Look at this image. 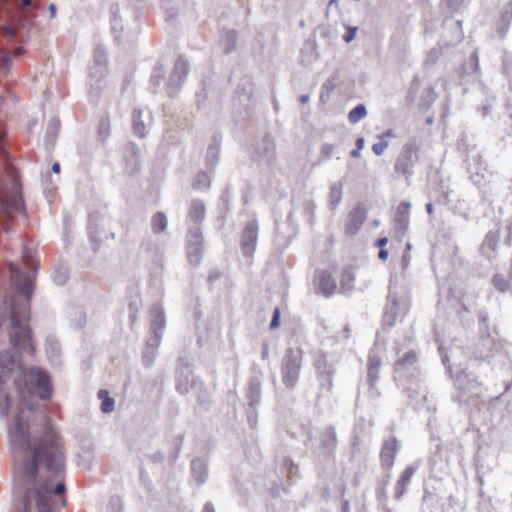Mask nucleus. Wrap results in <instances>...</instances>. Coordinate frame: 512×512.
<instances>
[{"label": "nucleus", "instance_id": "f257e3e1", "mask_svg": "<svg viewBox=\"0 0 512 512\" xmlns=\"http://www.w3.org/2000/svg\"><path fill=\"white\" fill-rule=\"evenodd\" d=\"M65 460H14L18 512H60L65 506Z\"/></svg>", "mask_w": 512, "mask_h": 512}, {"label": "nucleus", "instance_id": "f03ea898", "mask_svg": "<svg viewBox=\"0 0 512 512\" xmlns=\"http://www.w3.org/2000/svg\"><path fill=\"white\" fill-rule=\"evenodd\" d=\"M304 351L300 347H289L280 362L281 381L286 389L294 390L303 367Z\"/></svg>", "mask_w": 512, "mask_h": 512}, {"label": "nucleus", "instance_id": "7ed1b4c3", "mask_svg": "<svg viewBox=\"0 0 512 512\" xmlns=\"http://www.w3.org/2000/svg\"><path fill=\"white\" fill-rule=\"evenodd\" d=\"M421 143L416 138L407 141L398 153L394 162V173L396 177H403L407 184H410L414 175V167L419 161Z\"/></svg>", "mask_w": 512, "mask_h": 512}, {"label": "nucleus", "instance_id": "20e7f679", "mask_svg": "<svg viewBox=\"0 0 512 512\" xmlns=\"http://www.w3.org/2000/svg\"><path fill=\"white\" fill-rule=\"evenodd\" d=\"M419 375L418 356L414 350L406 352L394 363V378L403 380L416 378Z\"/></svg>", "mask_w": 512, "mask_h": 512}, {"label": "nucleus", "instance_id": "39448f33", "mask_svg": "<svg viewBox=\"0 0 512 512\" xmlns=\"http://www.w3.org/2000/svg\"><path fill=\"white\" fill-rule=\"evenodd\" d=\"M189 73V63L184 56H179L174 63L172 72L166 84V92L174 97L180 90Z\"/></svg>", "mask_w": 512, "mask_h": 512}, {"label": "nucleus", "instance_id": "423d86ee", "mask_svg": "<svg viewBox=\"0 0 512 512\" xmlns=\"http://www.w3.org/2000/svg\"><path fill=\"white\" fill-rule=\"evenodd\" d=\"M400 448L401 443L395 436H389L383 440L379 460L380 467L384 472L390 473Z\"/></svg>", "mask_w": 512, "mask_h": 512}, {"label": "nucleus", "instance_id": "0eeeda50", "mask_svg": "<svg viewBox=\"0 0 512 512\" xmlns=\"http://www.w3.org/2000/svg\"><path fill=\"white\" fill-rule=\"evenodd\" d=\"M259 226L257 220L246 222L240 236V248L245 257H252L257 245Z\"/></svg>", "mask_w": 512, "mask_h": 512}, {"label": "nucleus", "instance_id": "6e6552de", "mask_svg": "<svg viewBox=\"0 0 512 512\" xmlns=\"http://www.w3.org/2000/svg\"><path fill=\"white\" fill-rule=\"evenodd\" d=\"M338 445L337 434L334 426L323 427L319 432V445L317 451L325 458H332Z\"/></svg>", "mask_w": 512, "mask_h": 512}, {"label": "nucleus", "instance_id": "1a4fd4ad", "mask_svg": "<svg viewBox=\"0 0 512 512\" xmlns=\"http://www.w3.org/2000/svg\"><path fill=\"white\" fill-rule=\"evenodd\" d=\"M501 348L500 343L489 333L481 335L474 344L473 354L476 359L488 360Z\"/></svg>", "mask_w": 512, "mask_h": 512}, {"label": "nucleus", "instance_id": "9d476101", "mask_svg": "<svg viewBox=\"0 0 512 512\" xmlns=\"http://www.w3.org/2000/svg\"><path fill=\"white\" fill-rule=\"evenodd\" d=\"M253 159L261 161L267 166H273L276 162V145L269 134H266L258 144Z\"/></svg>", "mask_w": 512, "mask_h": 512}, {"label": "nucleus", "instance_id": "9b49d317", "mask_svg": "<svg viewBox=\"0 0 512 512\" xmlns=\"http://www.w3.org/2000/svg\"><path fill=\"white\" fill-rule=\"evenodd\" d=\"M176 391L181 395H186L192 387H194L198 381L194 377L191 367L187 364H180L176 370Z\"/></svg>", "mask_w": 512, "mask_h": 512}, {"label": "nucleus", "instance_id": "f8f14e48", "mask_svg": "<svg viewBox=\"0 0 512 512\" xmlns=\"http://www.w3.org/2000/svg\"><path fill=\"white\" fill-rule=\"evenodd\" d=\"M314 289L317 294L324 297H330L336 290V281L331 272L327 270H320L315 273Z\"/></svg>", "mask_w": 512, "mask_h": 512}, {"label": "nucleus", "instance_id": "ddd939ff", "mask_svg": "<svg viewBox=\"0 0 512 512\" xmlns=\"http://www.w3.org/2000/svg\"><path fill=\"white\" fill-rule=\"evenodd\" d=\"M366 220V210L363 205H356L349 213L346 224L345 233L348 236H354L358 233Z\"/></svg>", "mask_w": 512, "mask_h": 512}, {"label": "nucleus", "instance_id": "4468645a", "mask_svg": "<svg viewBox=\"0 0 512 512\" xmlns=\"http://www.w3.org/2000/svg\"><path fill=\"white\" fill-rule=\"evenodd\" d=\"M125 171L133 175L140 168V148L134 142H128L124 147Z\"/></svg>", "mask_w": 512, "mask_h": 512}, {"label": "nucleus", "instance_id": "2eb2a0df", "mask_svg": "<svg viewBox=\"0 0 512 512\" xmlns=\"http://www.w3.org/2000/svg\"><path fill=\"white\" fill-rule=\"evenodd\" d=\"M399 303L396 295L389 293L382 314V325L384 327H393L399 313Z\"/></svg>", "mask_w": 512, "mask_h": 512}, {"label": "nucleus", "instance_id": "dca6fc26", "mask_svg": "<svg viewBox=\"0 0 512 512\" xmlns=\"http://www.w3.org/2000/svg\"><path fill=\"white\" fill-rule=\"evenodd\" d=\"M467 171L470 175L471 181L477 185H482L487 172V164L483 161L480 154H476L472 157V163L468 164Z\"/></svg>", "mask_w": 512, "mask_h": 512}, {"label": "nucleus", "instance_id": "f3484780", "mask_svg": "<svg viewBox=\"0 0 512 512\" xmlns=\"http://www.w3.org/2000/svg\"><path fill=\"white\" fill-rule=\"evenodd\" d=\"M463 38L461 21H444L443 40L446 45H455Z\"/></svg>", "mask_w": 512, "mask_h": 512}, {"label": "nucleus", "instance_id": "a211bd4d", "mask_svg": "<svg viewBox=\"0 0 512 512\" xmlns=\"http://www.w3.org/2000/svg\"><path fill=\"white\" fill-rule=\"evenodd\" d=\"M411 203L402 201L398 205L394 217V228L399 234H404L409 226Z\"/></svg>", "mask_w": 512, "mask_h": 512}, {"label": "nucleus", "instance_id": "6ab92c4d", "mask_svg": "<svg viewBox=\"0 0 512 512\" xmlns=\"http://www.w3.org/2000/svg\"><path fill=\"white\" fill-rule=\"evenodd\" d=\"M313 365L316 374L335 375L337 371L336 364L331 361L328 354L323 351L317 352Z\"/></svg>", "mask_w": 512, "mask_h": 512}, {"label": "nucleus", "instance_id": "aec40b11", "mask_svg": "<svg viewBox=\"0 0 512 512\" xmlns=\"http://www.w3.org/2000/svg\"><path fill=\"white\" fill-rule=\"evenodd\" d=\"M150 314L152 316L150 324V333L163 334L165 328V314L160 303H154L151 307Z\"/></svg>", "mask_w": 512, "mask_h": 512}, {"label": "nucleus", "instance_id": "412c9836", "mask_svg": "<svg viewBox=\"0 0 512 512\" xmlns=\"http://www.w3.org/2000/svg\"><path fill=\"white\" fill-rule=\"evenodd\" d=\"M382 365L381 357L373 350L368 355L367 382L368 384L377 383L379 380V372Z\"/></svg>", "mask_w": 512, "mask_h": 512}, {"label": "nucleus", "instance_id": "4be33fe9", "mask_svg": "<svg viewBox=\"0 0 512 512\" xmlns=\"http://www.w3.org/2000/svg\"><path fill=\"white\" fill-rule=\"evenodd\" d=\"M191 475L198 485H202L208 478L207 463L202 458H195L191 461Z\"/></svg>", "mask_w": 512, "mask_h": 512}, {"label": "nucleus", "instance_id": "5701e85b", "mask_svg": "<svg viewBox=\"0 0 512 512\" xmlns=\"http://www.w3.org/2000/svg\"><path fill=\"white\" fill-rule=\"evenodd\" d=\"M416 472V468L413 466H407L405 470L401 473L400 478L398 479L395 485V498L400 499L406 492L407 487L410 484V481Z\"/></svg>", "mask_w": 512, "mask_h": 512}, {"label": "nucleus", "instance_id": "b1692460", "mask_svg": "<svg viewBox=\"0 0 512 512\" xmlns=\"http://www.w3.org/2000/svg\"><path fill=\"white\" fill-rule=\"evenodd\" d=\"M107 75V67L105 65H93L89 70V84L92 89L97 92L102 88V82Z\"/></svg>", "mask_w": 512, "mask_h": 512}, {"label": "nucleus", "instance_id": "393cba45", "mask_svg": "<svg viewBox=\"0 0 512 512\" xmlns=\"http://www.w3.org/2000/svg\"><path fill=\"white\" fill-rule=\"evenodd\" d=\"M247 398L251 408L256 407L261 400V382L257 377H252L249 380L247 389Z\"/></svg>", "mask_w": 512, "mask_h": 512}, {"label": "nucleus", "instance_id": "a878e982", "mask_svg": "<svg viewBox=\"0 0 512 512\" xmlns=\"http://www.w3.org/2000/svg\"><path fill=\"white\" fill-rule=\"evenodd\" d=\"M334 376L335 375L316 374L318 384L317 400L332 393Z\"/></svg>", "mask_w": 512, "mask_h": 512}, {"label": "nucleus", "instance_id": "bb28decb", "mask_svg": "<svg viewBox=\"0 0 512 512\" xmlns=\"http://www.w3.org/2000/svg\"><path fill=\"white\" fill-rule=\"evenodd\" d=\"M206 208L205 204L200 199L191 201L188 211L189 219L195 224H200L205 219Z\"/></svg>", "mask_w": 512, "mask_h": 512}, {"label": "nucleus", "instance_id": "cd10ccee", "mask_svg": "<svg viewBox=\"0 0 512 512\" xmlns=\"http://www.w3.org/2000/svg\"><path fill=\"white\" fill-rule=\"evenodd\" d=\"M512 21V1L508 2L501 13V16L497 22V31L500 37H505L510 23Z\"/></svg>", "mask_w": 512, "mask_h": 512}, {"label": "nucleus", "instance_id": "c85d7f7f", "mask_svg": "<svg viewBox=\"0 0 512 512\" xmlns=\"http://www.w3.org/2000/svg\"><path fill=\"white\" fill-rule=\"evenodd\" d=\"M238 34L235 30L225 31L220 39V45L225 54H230L236 49Z\"/></svg>", "mask_w": 512, "mask_h": 512}, {"label": "nucleus", "instance_id": "c756f323", "mask_svg": "<svg viewBox=\"0 0 512 512\" xmlns=\"http://www.w3.org/2000/svg\"><path fill=\"white\" fill-rule=\"evenodd\" d=\"M132 130L134 135L144 138L147 135L146 126L142 120V111L134 109L132 112Z\"/></svg>", "mask_w": 512, "mask_h": 512}, {"label": "nucleus", "instance_id": "7c9ffc66", "mask_svg": "<svg viewBox=\"0 0 512 512\" xmlns=\"http://www.w3.org/2000/svg\"><path fill=\"white\" fill-rule=\"evenodd\" d=\"M355 275L351 267L345 268L340 277V291L343 293L350 292L354 289Z\"/></svg>", "mask_w": 512, "mask_h": 512}, {"label": "nucleus", "instance_id": "2f4dec72", "mask_svg": "<svg viewBox=\"0 0 512 512\" xmlns=\"http://www.w3.org/2000/svg\"><path fill=\"white\" fill-rule=\"evenodd\" d=\"M22 54V50L20 48H17L13 50L12 52L8 51H1L0 53V70L5 75L9 72L11 64H12V57H16Z\"/></svg>", "mask_w": 512, "mask_h": 512}, {"label": "nucleus", "instance_id": "473e14b6", "mask_svg": "<svg viewBox=\"0 0 512 512\" xmlns=\"http://www.w3.org/2000/svg\"><path fill=\"white\" fill-rule=\"evenodd\" d=\"M187 258L190 264L197 266L202 259L204 246L203 245H186Z\"/></svg>", "mask_w": 512, "mask_h": 512}, {"label": "nucleus", "instance_id": "72a5a7b5", "mask_svg": "<svg viewBox=\"0 0 512 512\" xmlns=\"http://www.w3.org/2000/svg\"><path fill=\"white\" fill-rule=\"evenodd\" d=\"M167 217L163 212H156L151 219V228L154 233L164 232L167 228Z\"/></svg>", "mask_w": 512, "mask_h": 512}, {"label": "nucleus", "instance_id": "f704fd0d", "mask_svg": "<svg viewBox=\"0 0 512 512\" xmlns=\"http://www.w3.org/2000/svg\"><path fill=\"white\" fill-rule=\"evenodd\" d=\"M45 350L52 362H57L59 360L61 349L57 340L48 338L45 342Z\"/></svg>", "mask_w": 512, "mask_h": 512}, {"label": "nucleus", "instance_id": "c9c22d12", "mask_svg": "<svg viewBox=\"0 0 512 512\" xmlns=\"http://www.w3.org/2000/svg\"><path fill=\"white\" fill-rule=\"evenodd\" d=\"M60 130V120L57 117H53L50 119L47 130H46V141L50 144H53L58 137Z\"/></svg>", "mask_w": 512, "mask_h": 512}, {"label": "nucleus", "instance_id": "e433bc0d", "mask_svg": "<svg viewBox=\"0 0 512 512\" xmlns=\"http://www.w3.org/2000/svg\"><path fill=\"white\" fill-rule=\"evenodd\" d=\"M342 200V184L335 182L330 186L329 192V205L332 209H335Z\"/></svg>", "mask_w": 512, "mask_h": 512}, {"label": "nucleus", "instance_id": "4c0bfd02", "mask_svg": "<svg viewBox=\"0 0 512 512\" xmlns=\"http://www.w3.org/2000/svg\"><path fill=\"white\" fill-rule=\"evenodd\" d=\"M88 234L90 241L92 242L93 251H98L103 240L100 235V228L98 224L90 223L88 225Z\"/></svg>", "mask_w": 512, "mask_h": 512}, {"label": "nucleus", "instance_id": "58836bf2", "mask_svg": "<svg viewBox=\"0 0 512 512\" xmlns=\"http://www.w3.org/2000/svg\"><path fill=\"white\" fill-rule=\"evenodd\" d=\"M220 154V147L218 144H212L207 149L206 165L209 169L213 170L218 162Z\"/></svg>", "mask_w": 512, "mask_h": 512}, {"label": "nucleus", "instance_id": "ea45409f", "mask_svg": "<svg viewBox=\"0 0 512 512\" xmlns=\"http://www.w3.org/2000/svg\"><path fill=\"white\" fill-rule=\"evenodd\" d=\"M98 398L101 402V411L103 413H110L114 410L115 401L112 397L109 396V393L106 390H99Z\"/></svg>", "mask_w": 512, "mask_h": 512}, {"label": "nucleus", "instance_id": "a19ab883", "mask_svg": "<svg viewBox=\"0 0 512 512\" xmlns=\"http://www.w3.org/2000/svg\"><path fill=\"white\" fill-rule=\"evenodd\" d=\"M186 238H187V244L196 245V246L204 244L202 231H201L200 227H198V226H193V227L188 228Z\"/></svg>", "mask_w": 512, "mask_h": 512}, {"label": "nucleus", "instance_id": "79ce46f5", "mask_svg": "<svg viewBox=\"0 0 512 512\" xmlns=\"http://www.w3.org/2000/svg\"><path fill=\"white\" fill-rule=\"evenodd\" d=\"M211 185L210 175L207 172H198L193 180L192 186L194 189H208Z\"/></svg>", "mask_w": 512, "mask_h": 512}, {"label": "nucleus", "instance_id": "37998d69", "mask_svg": "<svg viewBox=\"0 0 512 512\" xmlns=\"http://www.w3.org/2000/svg\"><path fill=\"white\" fill-rule=\"evenodd\" d=\"M367 115V110L364 104H358L348 114V120L351 124H356Z\"/></svg>", "mask_w": 512, "mask_h": 512}, {"label": "nucleus", "instance_id": "c03bdc74", "mask_svg": "<svg viewBox=\"0 0 512 512\" xmlns=\"http://www.w3.org/2000/svg\"><path fill=\"white\" fill-rule=\"evenodd\" d=\"M499 241V233L498 231L490 230L484 238L482 243V249H489L490 251H494L497 247Z\"/></svg>", "mask_w": 512, "mask_h": 512}, {"label": "nucleus", "instance_id": "a18cd8bd", "mask_svg": "<svg viewBox=\"0 0 512 512\" xmlns=\"http://www.w3.org/2000/svg\"><path fill=\"white\" fill-rule=\"evenodd\" d=\"M164 75V67L162 64H157L153 70L151 75V85L153 88V93L157 92V88L160 86L162 78Z\"/></svg>", "mask_w": 512, "mask_h": 512}, {"label": "nucleus", "instance_id": "49530a36", "mask_svg": "<svg viewBox=\"0 0 512 512\" xmlns=\"http://www.w3.org/2000/svg\"><path fill=\"white\" fill-rule=\"evenodd\" d=\"M466 0H442L441 7L448 13L458 12L464 5Z\"/></svg>", "mask_w": 512, "mask_h": 512}, {"label": "nucleus", "instance_id": "de8ad7c7", "mask_svg": "<svg viewBox=\"0 0 512 512\" xmlns=\"http://www.w3.org/2000/svg\"><path fill=\"white\" fill-rule=\"evenodd\" d=\"M68 277V270L65 267L55 268L52 274L53 281L59 286L64 285Z\"/></svg>", "mask_w": 512, "mask_h": 512}, {"label": "nucleus", "instance_id": "09e8293b", "mask_svg": "<svg viewBox=\"0 0 512 512\" xmlns=\"http://www.w3.org/2000/svg\"><path fill=\"white\" fill-rule=\"evenodd\" d=\"M157 351L155 349L145 347L142 352V362L145 367H151L154 363V360L157 355Z\"/></svg>", "mask_w": 512, "mask_h": 512}, {"label": "nucleus", "instance_id": "8fccbe9b", "mask_svg": "<svg viewBox=\"0 0 512 512\" xmlns=\"http://www.w3.org/2000/svg\"><path fill=\"white\" fill-rule=\"evenodd\" d=\"M492 284L493 286L499 291V292H506L509 288V283L505 279L503 275L496 274L492 278Z\"/></svg>", "mask_w": 512, "mask_h": 512}, {"label": "nucleus", "instance_id": "3c124183", "mask_svg": "<svg viewBox=\"0 0 512 512\" xmlns=\"http://www.w3.org/2000/svg\"><path fill=\"white\" fill-rule=\"evenodd\" d=\"M162 335L160 333H150V336L146 340L145 347L158 350L161 343Z\"/></svg>", "mask_w": 512, "mask_h": 512}, {"label": "nucleus", "instance_id": "603ef678", "mask_svg": "<svg viewBox=\"0 0 512 512\" xmlns=\"http://www.w3.org/2000/svg\"><path fill=\"white\" fill-rule=\"evenodd\" d=\"M94 65H105L107 67L106 51L101 47H96L94 50Z\"/></svg>", "mask_w": 512, "mask_h": 512}, {"label": "nucleus", "instance_id": "864d4df0", "mask_svg": "<svg viewBox=\"0 0 512 512\" xmlns=\"http://www.w3.org/2000/svg\"><path fill=\"white\" fill-rule=\"evenodd\" d=\"M390 477H391V474L388 472H385L383 479L379 482L378 487L376 489L378 497L386 496V487L390 481Z\"/></svg>", "mask_w": 512, "mask_h": 512}, {"label": "nucleus", "instance_id": "5fc2aeb1", "mask_svg": "<svg viewBox=\"0 0 512 512\" xmlns=\"http://www.w3.org/2000/svg\"><path fill=\"white\" fill-rule=\"evenodd\" d=\"M98 133L103 138H106V137L109 136V134H110V122H109L108 117H105V118L103 117L100 120L99 128H98Z\"/></svg>", "mask_w": 512, "mask_h": 512}, {"label": "nucleus", "instance_id": "6e6d98bb", "mask_svg": "<svg viewBox=\"0 0 512 512\" xmlns=\"http://www.w3.org/2000/svg\"><path fill=\"white\" fill-rule=\"evenodd\" d=\"M230 199H231V190H230V187H226L222 191L221 196H220V201H221V204L225 211L229 210V208H230L229 207Z\"/></svg>", "mask_w": 512, "mask_h": 512}, {"label": "nucleus", "instance_id": "4d7b16f0", "mask_svg": "<svg viewBox=\"0 0 512 512\" xmlns=\"http://www.w3.org/2000/svg\"><path fill=\"white\" fill-rule=\"evenodd\" d=\"M389 143L387 140H380L379 142L372 145V151L377 155L381 156L387 149Z\"/></svg>", "mask_w": 512, "mask_h": 512}, {"label": "nucleus", "instance_id": "13d9d810", "mask_svg": "<svg viewBox=\"0 0 512 512\" xmlns=\"http://www.w3.org/2000/svg\"><path fill=\"white\" fill-rule=\"evenodd\" d=\"M440 55H441V49L438 47H434L428 53L426 62L433 64L439 59Z\"/></svg>", "mask_w": 512, "mask_h": 512}, {"label": "nucleus", "instance_id": "bf43d9fd", "mask_svg": "<svg viewBox=\"0 0 512 512\" xmlns=\"http://www.w3.org/2000/svg\"><path fill=\"white\" fill-rule=\"evenodd\" d=\"M334 150V146L330 143H324L321 146V156H323L324 159H329L332 156Z\"/></svg>", "mask_w": 512, "mask_h": 512}, {"label": "nucleus", "instance_id": "052dcab7", "mask_svg": "<svg viewBox=\"0 0 512 512\" xmlns=\"http://www.w3.org/2000/svg\"><path fill=\"white\" fill-rule=\"evenodd\" d=\"M18 4L25 10L37 9V4L34 0H17Z\"/></svg>", "mask_w": 512, "mask_h": 512}, {"label": "nucleus", "instance_id": "680f3d73", "mask_svg": "<svg viewBox=\"0 0 512 512\" xmlns=\"http://www.w3.org/2000/svg\"><path fill=\"white\" fill-rule=\"evenodd\" d=\"M279 319H280V311H279V308L276 307L274 309L273 317L270 322V329H275V328L279 327V325H280Z\"/></svg>", "mask_w": 512, "mask_h": 512}, {"label": "nucleus", "instance_id": "e2e57ef3", "mask_svg": "<svg viewBox=\"0 0 512 512\" xmlns=\"http://www.w3.org/2000/svg\"><path fill=\"white\" fill-rule=\"evenodd\" d=\"M356 31H357V27L348 28L347 33L343 36V40L346 43L351 42L355 38Z\"/></svg>", "mask_w": 512, "mask_h": 512}, {"label": "nucleus", "instance_id": "0e129e2a", "mask_svg": "<svg viewBox=\"0 0 512 512\" xmlns=\"http://www.w3.org/2000/svg\"><path fill=\"white\" fill-rule=\"evenodd\" d=\"M368 385H369L368 393H369L370 397L378 398L380 396V391L377 387V383L368 384Z\"/></svg>", "mask_w": 512, "mask_h": 512}, {"label": "nucleus", "instance_id": "69168bd1", "mask_svg": "<svg viewBox=\"0 0 512 512\" xmlns=\"http://www.w3.org/2000/svg\"><path fill=\"white\" fill-rule=\"evenodd\" d=\"M393 137H396V135L392 129H388L387 131H385L381 135H379L380 140H386V138H393Z\"/></svg>", "mask_w": 512, "mask_h": 512}, {"label": "nucleus", "instance_id": "338daca9", "mask_svg": "<svg viewBox=\"0 0 512 512\" xmlns=\"http://www.w3.org/2000/svg\"><path fill=\"white\" fill-rule=\"evenodd\" d=\"M507 231H508L507 241L511 244L512 243V216H511V219L507 223Z\"/></svg>", "mask_w": 512, "mask_h": 512}, {"label": "nucleus", "instance_id": "774afa93", "mask_svg": "<svg viewBox=\"0 0 512 512\" xmlns=\"http://www.w3.org/2000/svg\"><path fill=\"white\" fill-rule=\"evenodd\" d=\"M202 512H215L212 502H206L203 506Z\"/></svg>", "mask_w": 512, "mask_h": 512}]
</instances>
